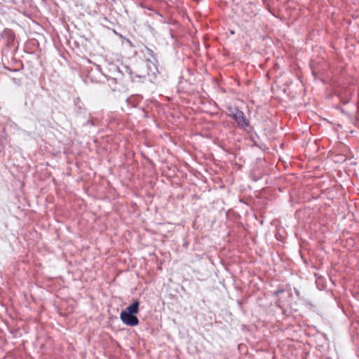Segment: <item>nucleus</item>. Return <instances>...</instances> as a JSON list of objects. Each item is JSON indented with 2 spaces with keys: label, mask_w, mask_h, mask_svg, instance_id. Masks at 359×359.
I'll return each instance as SVG.
<instances>
[{
  "label": "nucleus",
  "mask_w": 359,
  "mask_h": 359,
  "mask_svg": "<svg viewBox=\"0 0 359 359\" xmlns=\"http://www.w3.org/2000/svg\"><path fill=\"white\" fill-rule=\"evenodd\" d=\"M158 60L156 59L151 60L149 58H147V66L148 68V75H154L156 74L158 70Z\"/></svg>",
  "instance_id": "3"
},
{
  "label": "nucleus",
  "mask_w": 359,
  "mask_h": 359,
  "mask_svg": "<svg viewBox=\"0 0 359 359\" xmlns=\"http://www.w3.org/2000/svg\"><path fill=\"white\" fill-rule=\"evenodd\" d=\"M145 55H148L151 60L156 59L154 51L148 47H145Z\"/></svg>",
  "instance_id": "4"
},
{
  "label": "nucleus",
  "mask_w": 359,
  "mask_h": 359,
  "mask_svg": "<svg viewBox=\"0 0 359 359\" xmlns=\"http://www.w3.org/2000/svg\"><path fill=\"white\" fill-rule=\"evenodd\" d=\"M139 5H140V6H141V7H142V8H144V6L143 4L140 3V4H139Z\"/></svg>",
  "instance_id": "8"
},
{
  "label": "nucleus",
  "mask_w": 359,
  "mask_h": 359,
  "mask_svg": "<svg viewBox=\"0 0 359 359\" xmlns=\"http://www.w3.org/2000/svg\"><path fill=\"white\" fill-rule=\"evenodd\" d=\"M227 109L229 116L236 121L238 128L245 129L250 126V121L241 110L232 106L228 107Z\"/></svg>",
  "instance_id": "2"
},
{
  "label": "nucleus",
  "mask_w": 359,
  "mask_h": 359,
  "mask_svg": "<svg viewBox=\"0 0 359 359\" xmlns=\"http://www.w3.org/2000/svg\"><path fill=\"white\" fill-rule=\"evenodd\" d=\"M128 43H129V45H130V46H133L132 42H131L130 41H129V40H128Z\"/></svg>",
  "instance_id": "9"
},
{
  "label": "nucleus",
  "mask_w": 359,
  "mask_h": 359,
  "mask_svg": "<svg viewBox=\"0 0 359 359\" xmlns=\"http://www.w3.org/2000/svg\"><path fill=\"white\" fill-rule=\"evenodd\" d=\"M86 124H91V125H93L94 123H93V121H90V120H88V121H86Z\"/></svg>",
  "instance_id": "6"
},
{
  "label": "nucleus",
  "mask_w": 359,
  "mask_h": 359,
  "mask_svg": "<svg viewBox=\"0 0 359 359\" xmlns=\"http://www.w3.org/2000/svg\"><path fill=\"white\" fill-rule=\"evenodd\" d=\"M115 69L117 70L118 73H121V71L118 67H115Z\"/></svg>",
  "instance_id": "7"
},
{
  "label": "nucleus",
  "mask_w": 359,
  "mask_h": 359,
  "mask_svg": "<svg viewBox=\"0 0 359 359\" xmlns=\"http://www.w3.org/2000/svg\"><path fill=\"white\" fill-rule=\"evenodd\" d=\"M284 292H285L284 289H283V288L278 289L274 292V295L278 296L280 294L283 293Z\"/></svg>",
  "instance_id": "5"
},
{
  "label": "nucleus",
  "mask_w": 359,
  "mask_h": 359,
  "mask_svg": "<svg viewBox=\"0 0 359 359\" xmlns=\"http://www.w3.org/2000/svg\"><path fill=\"white\" fill-rule=\"evenodd\" d=\"M138 301H134L130 306L123 310L120 314V318L123 323L128 326H136L139 324V320L136 314L139 312Z\"/></svg>",
  "instance_id": "1"
},
{
  "label": "nucleus",
  "mask_w": 359,
  "mask_h": 359,
  "mask_svg": "<svg viewBox=\"0 0 359 359\" xmlns=\"http://www.w3.org/2000/svg\"><path fill=\"white\" fill-rule=\"evenodd\" d=\"M231 34H235V32H234L233 31H231Z\"/></svg>",
  "instance_id": "10"
}]
</instances>
